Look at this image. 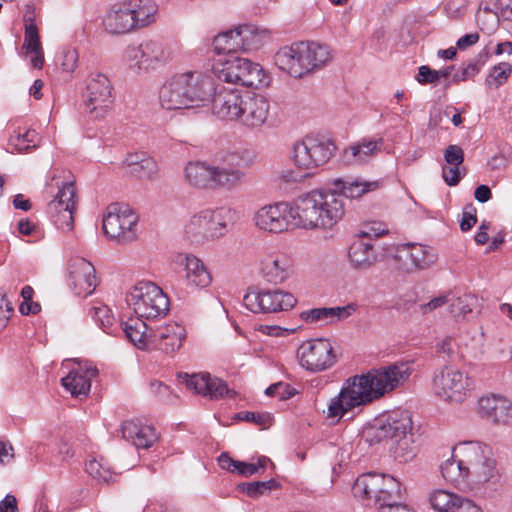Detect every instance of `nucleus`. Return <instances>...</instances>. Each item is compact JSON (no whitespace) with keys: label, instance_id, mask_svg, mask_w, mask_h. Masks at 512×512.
I'll use <instances>...</instances> for the list:
<instances>
[{"label":"nucleus","instance_id":"1","mask_svg":"<svg viewBox=\"0 0 512 512\" xmlns=\"http://www.w3.org/2000/svg\"><path fill=\"white\" fill-rule=\"evenodd\" d=\"M412 371L411 363L398 361L349 377L343 382L339 393L329 400L326 418L340 422L347 415L354 416L364 406L403 386Z\"/></svg>","mask_w":512,"mask_h":512},{"label":"nucleus","instance_id":"2","mask_svg":"<svg viewBox=\"0 0 512 512\" xmlns=\"http://www.w3.org/2000/svg\"><path fill=\"white\" fill-rule=\"evenodd\" d=\"M442 477L455 486H463L477 496L496 490L499 479L498 461L491 446L479 441H463L452 449V455L440 466Z\"/></svg>","mask_w":512,"mask_h":512},{"label":"nucleus","instance_id":"3","mask_svg":"<svg viewBox=\"0 0 512 512\" xmlns=\"http://www.w3.org/2000/svg\"><path fill=\"white\" fill-rule=\"evenodd\" d=\"M216 89L213 71L186 70L164 82L159 90V103L165 110L202 108L211 103Z\"/></svg>","mask_w":512,"mask_h":512},{"label":"nucleus","instance_id":"4","mask_svg":"<svg viewBox=\"0 0 512 512\" xmlns=\"http://www.w3.org/2000/svg\"><path fill=\"white\" fill-rule=\"evenodd\" d=\"M300 228L332 230L345 215V200L332 188L314 189L297 198Z\"/></svg>","mask_w":512,"mask_h":512},{"label":"nucleus","instance_id":"5","mask_svg":"<svg viewBox=\"0 0 512 512\" xmlns=\"http://www.w3.org/2000/svg\"><path fill=\"white\" fill-rule=\"evenodd\" d=\"M236 220L237 211L232 207L204 208L186 220L183 236L193 245H203L223 238Z\"/></svg>","mask_w":512,"mask_h":512},{"label":"nucleus","instance_id":"6","mask_svg":"<svg viewBox=\"0 0 512 512\" xmlns=\"http://www.w3.org/2000/svg\"><path fill=\"white\" fill-rule=\"evenodd\" d=\"M474 378L455 364H444L432 374L431 392L439 400L448 404H462L475 390Z\"/></svg>","mask_w":512,"mask_h":512},{"label":"nucleus","instance_id":"7","mask_svg":"<svg viewBox=\"0 0 512 512\" xmlns=\"http://www.w3.org/2000/svg\"><path fill=\"white\" fill-rule=\"evenodd\" d=\"M355 497L373 502L381 509L400 501L403 497L402 484L389 474L367 473L359 476L353 486Z\"/></svg>","mask_w":512,"mask_h":512},{"label":"nucleus","instance_id":"8","mask_svg":"<svg viewBox=\"0 0 512 512\" xmlns=\"http://www.w3.org/2000/svg\"><path fill=\"white\" fill-rule=\"evenodd\" d=\"M214 77L226 83L261 88L269 84L263 67L247 58L231 57L212 65Z\"/></svg>","mask_w":512,"mask_h":512},{"label":"nucleus","instance_id":"9","mask_svg":"<svg viewBox=\"0 0 512 512\" xmlns=\"http://www.w3.org/2000/svg\"><path fill=\"white\" fill-rule=\"evenodd\" d=\"M126 303L135 315L146 320L158 319L169 311V299L163 290L150 281H140L126 293Z\"/></svg>","mask_w":512,"mask_h":512},{"label":"nucleus","instance_id":"10","mask_svg":"<svg viewBox=\"0 0 512 512\" xmlns=\"http://www.w3.org/2000/svg\"><path fill=\"white\" fill-rule=\"evenodd\" d=\"M253 223L263 232L280 234L300 228L297 200L279 201L260 207L253 215Z\"/></svg>","mask_w":512,"mask_h":512},{"label":"nucleus","instance_id":"11","mask_svg":"<svg viewBox=\"0 0 512 512\" xmlns=\"http://www.w3.org/2000/svg\"><path fill=\"white\" fill-rule=\"evenodd\" d=\"M109 78L102 73H91L83 92V109L94 121L105 120L112 112L115 95Z\"/></svg>","mask_w":512,"mask_h":512},{"label":"nucleus","instance_id":"12","mask_svg":"<svg viewBox=\"0 0 512 512\" xmlns=\"http://www.w3.org/2000/svg\"><path fill=\"white\" fill-rule=\"evenodd\" d=\"M412 430L411 415L405 410H393L375 418L362 430V439L370 444H379L386 440L392 443L409 434Z\"/></svg>","mask_w":512,"mask_h":512},{"label":"nucleus","instance_id":"13","mask_svg":"<svg viewBox=\"0 0 512 512\" xmlns=\"http://www.w3.org/2000/svg\"><path fill=\"white\" fill-rule=\"evenodd\" d=\"M335 151L336 146L326 137L307 135L294 144L291 159L297 168L312 171L326 164Z\"/></svg>","mask_w":512,"mask_h":512},{"label":"nucleus","instance_id":"14","mask_svg":"<svg viewBox=\"0 0 512 512\" xmlns=\"http://www.w3.org/2000/svg\"><path fill=\"white\" fill-rule=\"evenodd\" d=\"M297 304L293 293L280 289L250 287L243 296V305L252 313L272 314L286 312Z\"/></svg>","mask_w":512,"mask_h":512},{"label":"nucleus","instance_id":"15","mask_svg":"<svg viewBox=\"0 0 512 512\" xmlns=\"http://www.w3.org/2000/svg\"><path fill=\"white\" fill-rule=\"evenodd\" d=\"M252 163L248 152L226 153L216 165H212L213 189L232 191L246 179V168Z\"/></svg>","mask_w":512,"mask_h":512},{"label":"nucleus","instance_id":"16","mask_svg":"<svg viewBox=\"0 0 512 512\" xmlns=\"http://www.w3.org/2000/svg\"><path fill=\"white\" fill-rule=\"evenodd\" d=\"M169 53L156 40H146L139 45L128 46L123 55L126 67L134 74H146L166 62Z\"/></svg>","mask_w":512,"mask_h":512},{"label":"nucleus","instance_id":"17","mask_svg":"<svg viewBox=\"0 0 512 512\" xmlns=\"http://www.w3.org/2000/svg\"><path fill=\"white\" fill-rule=\"evenodd\" d=\"M102 222L104 234L112 240L125 243L136 237L138 216L128 205L110 204Z\"/></svg>","mask_w":512,"mask_h":512},{"label":"nucleus","instance_id":"18","mask_svg":"<svg viewBox=\"0 0 512 512\" xmlns=\"http://www.w3.org/2000/svg\"><path fill=\"white\" fill-rule=\"evenodd\" d=\"M77 206L76 188L73 182L65 183L47 204V214L57 229L69 233L74 228V212Z\"/></svg>","mask_w":512,"mask_h":512},{"label":"nucleus","instance_id":"19","mask_svg":"<svg viewBox=\"0 0 512 512\" xmlns=\"http://www.w3.org/2000/svg\"><path fill=\"white\" fill-rule=\"evenodd\" d=\"M295 273V260L287 252L274 250L262 255L259 260V274L271 285H282L291 280Z\"/></svg>","mask_w":512,"mask_h":512},{"label":"nucleus","instance_id":"20","mask_svg":"<svg viewBox=\"0 0 512 512\" xmlns=\"http://www.w3.org/2000/svg\"><path fill=\"white\" fill-rule=\"evenodd\" d=\"M297 357L300 365L312 372L327 370L336 362L332 344L327 339L303 342L297 350Z\"/></svg>","mask_w":512,"mask_h":512},{"label":"nucleus","instance_id":"21","mask_svg":"<svg viewBox=\"0 0 512 512\" xmlns=\"http://www.w3.org/2000/svg\"><path fill=\"white\" fill-rule=\"evenodd\" d=\"M247 93L237 88L217 84V89L210 103L212 104L213 114L221 120L235 122Z\"/></svg>","mask_w":512,"mask_h":512},{"label":"nucleus","instance_id":"22","mask_svg":"<svg viewBox=\"0 0 512 512\" xmlns=\"http://www.w3.org/2000/svg\"><path fill=\"white\" fill-rule=\"evenodd\" d=\"M68 283L76 295H91L97 286L96 271L92 263L80 257L71 259L68 263Z\"/></svg>","mask_w":512,"mask_h":512},{"label":"nucleus","instance_id":"23","mask_svg":"<svg viewBox=\"0 0 512 512\" xmlns=\"http://www.w3.org/2000/svg\"><path fill=\"white\" fill-rule=\"evenodd\" d=\"M477 412L494 424H508L512 421V400L503 394L489 393L477 400Z\"/></svg>","mask_w":512,"mask_h":512},{"label":"nucleus","instance_id":"24","mask_svg":"<svg viewBox=\"0 0 512 512\" xmlns=\"http://www.w3.org/2000/svg\"><path fill=\"white\" fill-rule=\"evenodd\" d=\"M179 379L186 388L194 393L218 400L224 396L234 397L235 393L228 389L225 382L218 378H212L208 373L179 374Z\"/></svg>","mask_w":512,"mask_h":512},{"label":"nucleus","instance_id":"25","mask_svg":"<svg viewBox=\"0 0 512 512\" xmlns=\"http://www.w3.org/2000/svg\"><path fill=\"white\" fill-rule=\"evenodd\" d=\"M269 112L270 103L265 96L248 92L235 122L249 129L260 128L267 122Z\"/></svg>","mask_w":512,"mask_h":512},{"label":"nucleus","instance_id":"26","mask_svg":"<svg viewBox=\"0 0 512 512\" xmlns=\"http://www.w3.org/2000/svg\"><path fill=\"white\" fill-rule=\"evenodd\" d=\"M72 365L67 376L61 379L62 385L73 397L86 396L98 370L88 361H73Z\"/></svg>","mask_w":512,"mask_h":512},{"label":"nucleus","instance_id":"27","mask_svg":"<svg viewBox=\"0 0 512 512\" xmlns=\"http://www.w3.org/2000/svg\"><path fill=\"white\" fill-rule=\"evenodd\" d=\"M186 337L185 328L177 323H169L153 331L151 350L157 349L166 354L179 350Z\"/></svg>","mask_w":512,"mask_h":512},{"label":"nucleus","instance_id":"28","mask_svg":"<svg viewBox=\"0 0 512 512\" xmlns=\"http://www.w3.org/2000/svg\"><path fill=\"white\" fill-rule=\"evenodd\" d=\"M176 262L183 266L185 279L191 287L204 289L212 283V275L204 262L193 254H180Z\"/></svg>","mask_w":512,"mask_h":512},{"label":"nucleus","instance_id":"29","mask_svg":"<svg viewBox=\"0 0 512 512\" xmlns=\"http://www.w3.org/2000/svg\"><path fill=\"white\" fill-rule=\"evenodd\" d=\"M103 29L111 35H120L135 30L133 17L125 0L112 5L102 19Z\"/></svg>","mask_w":512,"mask_h":512},{"label":"nucleus","instance_id":"30","mask_svg":"<svg viewBox=\"0 0 512 512\" xmlns=\"http://www.w3.org/2000/svg\"><path fill=\"white\" fill-rule=\"evenodd\" d=\"M300 48L303 56V76L323 68L333 59V52L326 44L301 41Z\"/></svg>","mask_w":512,"mask_h":512},{"label":"nucleus","instance_id":"31","mask_svg":"<svg viewBox=\"0 0 512 512\" xmlns=\"http://www.w3.org/2000/svg\"><path fill=\"white\" fill-rule=\"evenodd\" d=\"M383 138H362L343 151L344 161L348 164H364L375 157L382 149Z\"/></svg>","mask_w":512,"mask_h":512},{"label":"nucleus","instance_id":"32","mask_svg":"<svg viewBox=\"0 0 512 512\" xmlns=\"http://www.w3.org/2000/svg\"><path fill=\"white\" fill-rule=\"evenodd\" d=\"M351 266L358 270H367L378 261V255L371 240L356 236L348 248Z\"/></svg>","mask_w":512,"mask_h":512},{"label":"nucleus","instance_id":"33","mask_svg":"<svg viewBox=\"0 0 512 512\" xmlns=\"http://www.w3.org/2000/svg\"><path fill=\"white\" fill-rule=\"evenodd\" d=\"M301 41L281 47L274 56L275 65L294 78L303 77Z\"/></svg>","mask_w":512,"mask_h":512},{"label":"nucleus","instance_id":"34","mask_svg":"<svg viewBox=\"0 0 512 512\" xmlns=\"http://www.w3.org/2000/svg\"><path fill=\"white\" fill-rule=\"evenodd\" d=\"M330 185L342 198H359L379 188L378 181H368L360 177L335 178Z\"/></svg>","mask_w":512,"mask_h":512},{"label":"nucleus","instance_id":"35","mask_svg":"<svg viewBox=\"0 0 512 512\" xmlns=\"http://www.w3.org/2000/svg\"><path fill=\"white\" fill-rule=\"evenodd\" d=\"M122 435L136 448L147 449L157 440V433L152 426L136 420H128L122 424Z\"/></svg>","mask_w":512,"mask_h":512},{"label":"nucleus","instance_id":"36","mask_svg":"<svg viewBox=\"0 0 512 512\" xmlns=\"http://www.w3.org/2000/svg\"><path fill=\"white\" fill-rule=\"evenodd\" d=\"M184 182L194 189H213L212 165L204 161H190L183 170Z\"/></svg>","mask_w":512,"mask_h":512},{"label":"nucleus","instance_id":"37","mask_svg":"<svg viewBox=\"0 0 512 512\" xmlns=\"http://www.w3.org/2000/svg\"><path fill=\"white\" fill-rule=\"evenodd\" d=\"M40 136L36 130L27 126H11L6 150L9 153H23L39 145Z\"/></svg>","mask_w":512,"mask_h":512},{"label":"nucleus","instance_id":"38","mask_svg":"<svg viewBox=\"0 0 512 512\" xmlns=\"http://www.w3.org/2000/svg\"><path fill=\"white\" fill-rule=\"evenodd\" d=\"M22 49L30 57V64L35 69H41L44 65V52L39 33L33 19L25 18V32Z\"/></svg>","mask_w":512,"mask_h":512},{"label":"nucleus","instance_id":"39","mask_svg":"<svg viewBox=\"0 0 512 512\" xmlns=\"http://www.w3.org/2000/svg\"><path fill=\"white\" fill-rule=\"evenodd\" d=\"M145 318L135 316L122 323L126 338L141 350H151L153 331H149Z\"/></svg>","mask_w":512,"mask_h":512},{"label":"nucleus","instance_id":"40","mask_svg":"<svg viewBox=\"0 0 512 512\" xmlns=\"http://www.w3.org/2000/svg\"><path fill=\"white\" fill-rule=\"evenodd\" d=\"M135 29L144 28L156 20L158 5L154 0H125Z\"/></svg>","mask_w":512,"mask_h":512},{"label":"nucleus","instance_id":"41","mask_svg":"<svg viewBox=\"0 0 512 512\" xmlns=\"http://www.w3.org/2000/svg\"><path fill=\"white\" fill-rule=\"evenodd\" d=\"M355 308L352 305L343 307L314 308L300 313V318L306 323L328 324L335 320L348 317Z\"/></svg>","mask_w":512,"mask_h":512},{"label":"nucleus","instance_id":"42","mask_svg":"<svg viewBox=\"0 0 512 512\" xmlns=\"http://www.w3.org/2000/svg\"><path fill=\"white\" fill-rule=\"evenodd\" d=\"M89 315L105 333L116 335L119 332L120 329L116 324L115 316L106 304L94 303L89 309Z\"/></svg>","mask_w":512,"mask_h":512},{"label":"nucleus","instance_id":"43","mask_svg":"<svg viewBox=\"0 0 512 512\" xmlns=\"http://www.w3.org/2000/svg\"><path fill=\"white\" fill-rule=\"evenodd\" d=\"M240 42H243L241 51L259 49L269 39V32L251 25L239 26Z\"/></svg>","mask_w":512,"mask_h":512},{"label":"nucleus","instance_id":"44","mask_svg":"<svg viewBox=\"0 0 512 512\" xmlns=\"http://www.w3.org/2000/svg\"><path fill=\"white\" fill-rule=\"evenodd\" d=\"M213 47L217 54H230L241 51L243 42H240L239 27L216 35L213 39Z\"/></svg>","mask_w":512,"mask_h":512},{"label":"nucleus","instance_id":"45","mask_svg":"<svg viewBox=\"0 0 512 512\" xmlns=\"http://www.w3.org/2000/svg\"><path fill=\"white\" fill-rule=\"evenodd\" d=\"M394 458L399 463H407L413 460L418 452V448L413 440L411 432L397 438L390 448Z\"/></svg>","mask_w":512,"mask_h":512},{"label":"nucleus","instance_id":"46","mask_svg":"<svg viewBox=\"0 0 512 512\" xmlns=\"http://www.w3.org/2000/svg\"><path fill=\"white\" fill-rule=\"evenodd\" d=\"M87 473L96 481L109 483L115 480L116 474L111 470L104 458H92L86 463Z\"/></svg>","mask_w":512,"mask_h":512},{"label":"nucleus","instance_id":"47","mask_svg":"<svg viewBox=\"0 0 512 512\" xmlns=\"http://www.w3.org/2000/svg\"><path fill=\"white\" fill-rule=\"evenodd\" d=\"M413 253L416 271L428 269L438 260V254L432 247L419 243H413Z\"/></svg>","mask_w":512,"mask_h":512},{"label":"nucleus","instance_id":"48","mask_svg":"<svg viewBox=\"0 0 512 512\" xmlns=\"http://www.w3.org/2000/svg\"><path fill=\"white\" fill-rule=\"evenodd\" d=\"M394 260L400 271L405 273L415 272L413 243L398 245L395 250Z\"/></svg>","mask_w":512,"mask_h":512},{"label":"nucleus","instance_id":"49","mask_svg":"<svg viewBox=\"0 0 512 512\" xmlns=\"http://www.w3.org/2000/svg\"><path fill=\"white\" fill-rule=\"evenodd\" d=\"M456 494L445 489H435L429 493L428 502L436 512H449Z\"/></svg>","mask_w":512,"mask_h":512},{"label":"nucleus","instance_id":"50","mask_svg":"<svg viewBox=\"0 0 512 512\" xmlns=\"http://www.w3.org/2000/svg\"><path fill=\"white\" fill-rule=\"evenodd\" d=\"M512 72V67L507 62L499 63L492 67L485 79V84L490 89H497L503 85Z\"/></svg>","mask_w":512,"mask_h":512},{"label":"nucleus","instance_id":"51","mask_svg":"<svg viewBox=\"0 0 512 512\" xmlns=\"http://www.w3.org/2000/svg\"><path fill=\"white\" fill-rule=\"evenodd\" d=\"M478 305V298L472 294H464L454 299L450 311L454 317H465Z\"/></svg>","mask_w":512,"mask_h":512},{"label":"nucleus","instance_id":"52","mask_svg":"<svg viewBox=\"0 0 512 512\" xmlns=\"http://www.w3.org/2000/svg\"><path fill=\"white\" fill-rule=\"evenodd\" d=\"M276 487L277 482L274 479H270L268 481L242 483L239 485V489L252 498H257L261 495H264Z\"/></svg>","mask_w":512,"mask_h":512},{"label":"nucleus","instance_id":"53","mask_svg":"<svg viewBox=\"0 0 512 512\" xmlns=\"http://www.w3.org/2000/svg\"><path fill=\"white\" fill-rule=\"evenodd\" d=\"M236 419L253 422L263 428L269 427L273 423V416L268 412H239Z\"/></svg>","mask_w":512,"mask_h":512},{"label":"nucleus","instance_id":"54","mask_svg":"<svg viewBox=\"0 0 512 512\" xmlns=\"http://www.w3.org/2000/svg\"><path fill=\"white\" fill-rule=\"evenodd\" d=\"M269 463H271L270 459L265 456L259 457L257 463L239 461L236 473L248 477L256 474L260 469H265Z\"/></svg>","mask_w":512,"mask_h":512},{"label":"nucleus","instance_id":"55","mask_svg":"<svg viewBox=\"0 0 512 512\" xmlns=\"http://www.w3.org/2000/svg\"><path fill=\"white\" fill-rule=\"evenodd\" d=\"M158 173V164L157 162L146 155V157L142 160V162L136 166L135 170L132 172L135 176L139 178L151 179Z\"/></svg>","mask_w":512,"mask_h":512},{"label":"nucleus","instance_id":"56","mask_svg":"<svg viewBox=\"0 0 512 512\" xmlns=\"http://www.w3.org/2000/svg\"><path fill=\"white\" fill-rule=\"evenodd\" d=\"M449 512H483L481 507L478 506L471 499L456 494V497L452 503L451 509Z\"/></svg>","mask_w":512,"mask_h":512},{"label":"nucleus","instance_id":"57","mask_svg":"<svg viewBox=\"0 0 512 512\" xmlns=\"http://www.w3.org/2000/svg\"><path fill=\"white\" fill-rule=\"evenodd\" d=\"M465 173V168L462 166L445 165L442 168V177L448 186L457 185Z\"/></svg>","mask_w":512,"mask_h":512},{"label":"nucleus","instance_id":"58","mask_svg":"<svg viewBox=\"0 0 512 512\" xmlns=\"http://www.w3.org/2000/svg\"><path fill=\"white\" fill-rule=\"evenodd\" d=\"M415 79L421 85H437L440 82L437 70L431 69L427 65H422L418 68V73L415 76Z\"/></svg>","mask_w":512,"mask_h":512},{"label":"nucleus","instance_id":"59","mask_svg":"<svg viewBox=\"0 0 512 512\" xmlns=\"http://www.w3.org/2000/svg\"><path fill=\"white\" fill-rule=\"evenodd\" d=\"M446 165L462 166L464 162V151L458 145H449L444 151Z\"/></svg>","mask_w":512,"mask_h":512},{"label":"nucleus","instance_id":"60","mask_svg":"<svg viewBox=\"0 0 512 512\" xmlns=\"http://www.w3.org/2000/svg\"><path fill=\"white\" fill-rule=\"evenodd\" d=\"M449 302L448 295H439L434 298H432L427 303H423L419 305V312L422 315H428L434 312L435 310H438L442 308L444 305H446Z\"/></svg>","mask_w":512,"mask_h":512},{"label":"nucleus","instance_id":"61","mask_svg":"<svg viewBox=\"0 0 512 512\" xmlns=\"http://www.w3.org/2000/svg\"><path fill=\"white\" fill-rule=\"evenodd\" d=\"M78 62V53L74 49L67 50L63 52L61 56V68L64 72L72 73L76 67Z\"/></svg>","mask_w":512,"mask_h":512},{"label":"nucleus","instance_id":"62","mask_svg":"<svg viewBox=\"0 0 512 512\" xmlns=\"http://www.w3.org/2000/svg\"><path fill=\"white\" fill-rule=\"evenodd\" d=\"M476 222V208L473 205L466 206L462 213L460 229L463 232L469 231L476 224Z\"/></svg>","mask_w":512,"mask_h":512},{"label":"nucleus","instance_id":"63","mask_svg":"<svg viewBox=\"0 0 512 512\" xmlns=\"http://www.w3.org/2000/svg\"><path fill=\"white\" fill-rule=\"evenodd\" d=\"M13 308L5 295L0 293V330L7 326Z\"/></svg>","mask_w":512,"mask_h":512},{"label":"nucleus","instance_id":"64","mask_svg":"<svg viewBox=\"0 0 512 512\" xmlns=\"http://www.w3.org/2000/svg\"><path fill=\"white\" fill-rule=\"evenodd\" d=\"M0 512H19L17 499L14 495L7 494L0 502Z\"/></svg>","mask_w":512,"mask_h":512}]
</instances>
